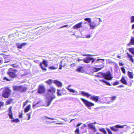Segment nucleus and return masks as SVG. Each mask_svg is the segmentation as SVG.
Instances as JSON below:
<instances>
[{
  "label": "nucleus",
  "mask_w": 134,
  "mask_h": 134,
  "mask_svg": "<svg viewBox=\"0 0 134 134\" xmlns=\"http://www.w3.org/2000/svg\"><path fill=\"white\" fill-rule=\"evenodd\" d=\"M48 93H51V94L47 95L46 97L47 99L46 102L47 103L46 106L48 107L50 104L51 103V101L54 98H55V96L54 95L53 93H55V89L53 87H51L50 89L48 90Z\"/></svg>",
  "instance_id": "f257e3e1"
},
{
  "label": "nucleus",
  "mask_w": 134,
  "mask_h": 134,
  "mask_svg": "<svg viewBox=\"0 0 134 134\" xmlns=\"http://www.w3.org/2000/svg\"><path fill=\"white\" fill-rule=\"evenodd\" d=\"M96 76L100 77H103L106 80H110L113 78L109 70L105 73L99 72L97 74Z\"/></svg>",
  "instance_id": "f03ea898"
},
{
  "label": "nucleus",
  "mask_w": 134,
  "mask_h": 134,
  "mask_svg": "<svg viewBox=\"0 0 134 134\" xmlns=\"http://www.w3.org/2000/svg\"><path fill=\"white\" fill-rule=\"evenodd\" d=\"M102 22V20L100 18H96L94 21H92L89 24V25L90 27V28L92 29H94L95 27L99 25Z\"/></svg>",
  "instance_id": "7ed1b4c3"
},
{
  "label": "nucleus",
  "mask_w": 134,
  "mask_h": 134,
  "mask_svg": "<svg viewBox=\"0 0 134 134\" xmlns=\"http://www.w3.org/2000/svg\"><path fill=\"white\" fill-rule=\"evenodd\" d=\"M81 94L83 96L86 97L88 98H89L90 97V99L95 101L96 102H97L98 100L99 97L98 96H92L89 93L83 91L81 92Z\"/></svg>",
  "instance_id": "20e7f679"
},
{
  "label": "nucleus",
  "mask_w": 134,
  "mask_h": 134,
  "mask_svg": "<svg viewBox=\"0 0 134 134\" xmlns=\"http://www.w3.org/2000/svg\"><path fill=\"white\" fill-rule=\"evenodd\" d=\"M18 71L17 70L11 68L8 70L7 73L10 77L12 78H14L16 77V73Z\"/></svg>",
  "instance_id": "39448f33"
},
{
  "label": "nucleus",
  "mask_w": 134,
  "mask_h": 134,
  "mask_svg": "<svg viewBox=\"0 0 134 134\" xmlns=\"http://www.w3.org/2000/svg\"><path fill=\"white\" fill-rule=\"evenodd\" d=\"M81 99L85 104L87 106L88 108L90 109H91V107L93 106L94 105V104L93 103L90 102L85 99L82 98H81Z\"/></svg>",
  "instance_id": "423d86ee"
},
{
  "label": "nucleus",
  "mask_w": 134,
  "mask_h": 134,
  "mask_svg": "<svg viewBox=\"0 0 134 134\" xmlns=\"http://www.w3.org/2000/svg\"><path fill=\"white\" fill-rule=\"evenodd\" d=\"M10 95V91L8 88H5L3 91L2 96L4 98H7L9 97Z\"/></svg>",
  "instance_id": "0eeeda50"
},
{
  "label": "nucleus",
  "mask_w": 134,
  "mask_h": 134,
  "mask_svg": "<svg viewBox=\"0 0 134 134\" xmlns=\"http://www.w3.org/2000/svg\"><path fill=\"white\" fill-rule=\"evenodd\" d=\"M126 126V125H116L115 126L110 127V128L112 130L115 132H117L119 130L118 128H123Z\"/></svg>",
  "instance_id": "6e6552de"
},
{
  "label": "nucleus",
  "mask_w": 134,
  "mask_h": 134,
  "mask_svg": "<svg viewBox=\"0 0 134 134\" xmlns=\"http://www.w3.org/2000/svg\"><path fill=\"white\" fill-rule=\"evenodd\" d=\"M45 91L44 86L43 85H40L39 86L37 92L39 93H43Z\"/></svg>",
  "instance_id": "1a4fd4ad"
},
{
  "label": "nucleus",
  "mask_w": 134,
  "mask_h": 134,
  "mask_svg": "<svg viewBox=\"0 0 134 134\" xmlns=\"http://www.w3.org/2000/svg\"><path fill=\"white\" fill-rule=\"evenodd\" d=\"M93 123H90L88 124V126L89 128L92 130L93 132H96L97 130L95 128L94 125H93Z\"/></svg>",
  "instance_id": "9d476101"
},
{
  "label": "nucleus",
  "mask_w": 134,
  "mask_h": 134,
  "mask_svg": "<svg viewBox=\"0 0 134 134\" xmlns=\"http://www.w3.org/2000/svg\"><path fill=\"white\" fill-rule=\"evenodd\" d=\"M82 22H81L80 23H78L73 27V28L74 29H75L77 30L78 29L82 27Z\"/></svg>",
  "instance_id": "9b49d317"
},
{
  "label": "nucleus",
  "mask_w": 134,
  "mask_h": 134,
  "mask_svg": "<svg viewBox=\"0 0 134 134\" xmlns=\"http://www.w3.org/2000/svg\"><path fill=\"white\" fill-rule=\"evenodd\" d=\"M12 107H9L8 110V115L9 116V118L10 119H13L14 118L13 117V113L12 111Z\"/></svg>",
  "instance_id": "f8f14e48"
},
{
  "label": "nucleus",
  "mask_w": 134,
  "mask_h": 134,
  "mask_svg": "<svg viewBox=\"0 0 134 134\" xmlns=\"http://www.w3.org/2000/svg\"><path fill=\"white\" fill-rule=\"evenodd\" d=\"M71 86V85H69L68 87L67 88H66V89L68 90L70 92L75 93V95H77L78 94V92L77 91L70 88V87Z\"/></svg>",
  "instance_id": "ddd939ff"
},
{
  "label": "nucleus",
  "mask_w": 134,
  "mask_h": 134,
  "mask_svg": "<svg viewBox=\"0 0 134 134\" xmlns=\"http://www.w3.org/2000/svg\"><path fill=\"white\" fill-rule=\"evenodd\" d=\"M131 45H134V37L132 36L131 37L130 42L127 44L128 46H129Z\"/></svg>",
  "instance_id": "4468645a"
},
{
  "label": "nucleus",
  "mask_w": 134,
  "mask_h": 134,
  "mask_svg": "<svg viewBox=\"0 0 134 134\" xmlns=\"http://www.w3.org/2000/svg\"><path fill=\"white\" fill-rule=\"evenodd\" d=\"M93 59V58L87 57L83 59V61L86 63H88L90 62V61L92 60Z\"/></svg>",
  "instance_id": "2eb2a0df"
},
{
  "label": "nucleus",
  "mask_w": 134,
  "mask_h": 134,
  "mask_svg": "<svg viewBox=\"0 0 134 134\" xmlns=\"http://www.w3.org/2000/svg\"><path fill=\"white\" fill-rule=\"evenodd\" d=\"M53 82L56 84L57 86L59 87H61L62 86V83L57 80H54Z\"/></svg>",
  "instance_id": "dca6fc26"
},
{
  "label": "nucleus",
  "mask_w": 134,
  "mask_h": 134,
  "mask_svg": "<svg viewBox=\"0 0 134 134\" xmlns=\"http://www.w3.org/2000/svg\"><path fill=\"white\" fill-rule=\"evenodd\" d=\"M26 44V43H23L21 44L17 43L16 46L18 48H21L23 46H25Z\"/></svg>",
  "instance_id": "f3484780"
},
{
  "label": "nucleus",
  "mask_w": 134,
  "mask_h": 134,
  "mask_svg": "<svg viewBox=\"0 0 134 134\" xmlns=\"http://www.w3.org/2000/svg\"><path fill=\"white\" fill-rule=\"evenodd\" d=\"M20 92H24L26 91V87L23 86H20Z\"/></svg>",
  "instance_id": "a211bd4d"
},
{
  "label": "nucleus",
  "mask_w": 134,
  "mask_h": 134,
  "mask_svg": "<svg viewBox=\"0 0 134 134\" xmlns=\"http://www.w3.org/2000/svg\"><path fill=\"white\" fill-rule=\"evenodd\" d=\"M120 81L121 83L124 85H127V84L126 81L125 79V78L124 77H122L121 79L120 80Z\"/></svg>",
  "instance_id": "6ab92c4d"
},
{
  "label": "nucleus",
  "mask_w": 134,
  "mask_h": 134,
  "mask_svg": "<svg viewBox=\"0 0 134 134\" xmlns=\"http://www.w3.org/2000/svg\"><path fill=\"white\" fill-rule=\"evenodd\" d=\"M127 56L128 58L130 59V60L132 63L134 62V60L132 58V56L130 54L128 53H127Z\"/></svg>",
  "instance_id": "aec40b11"
},
{
  "label": "nucleus",
  "mask_w": 134,
  "mask_h": 134,
  "mask_svg": "<svg viewBox=\"0 0 134 134\" xmlns=\"http://www.w3.org/2000/svg\"><path fill=\"white\" fill-rule=\"evenodd\" d=\"M116 98V97L115 96H114L111 97H109L107 98V100H111V102H112L113 101L115 100Z\"/></svg>",
  "instance_id": "412c9836"
},
{
  "label": "nucleus",
  "mask_w": 134,
  "mask_h": 134,
  "mask_svg": "<svg viewBox=\"0 0 134 134\" xmlns=\"http://www.w3.org/2000/svg\"><path fill=\"white\" fill-rule=\"evenodd\" d=\"M47 118H48L49 119H50L52 120H56L54 118H49L48 117L46 116H43L41 118V119L42 120H46V119Z\"/></svg>",
  "instance_id": "4be33fe9"
},
{
  "label": "nucleus",
  "mask_w": 134,
  "mask_h": 134,
  "mask_svg": "<svg viewBox=\"0 0 134 134\" xmlns=\"http://www.w3.org/2000/svg\"><path fill=\"white\" fill-rule=\"evenodd\" d=\"M31 105H28L24 109V112L25 113H26L28 112L30 109Z\"/></svg>",
  "instance_id": "5701e85b"
},
{
  "label": "nucleus",
  "mask_w": 134,
  "mask_h": 134,
  "mask_svg": "<svg viewBox=\"0 0 134 134\" xmlns=\"http://www.w3.org/2000/svg\"><path fill=\"white\" fill-rule=\"evenodd\" d=\"M128 75L130 79H132L133 77V73L132 72L128 71Z\"/></svg>",
  "instance_id": "b1692460"
},
{
  "label": "nucleus",
  "mask_w": 134,
  "mask_h": 134,
  "mask_svg": "<svg viewBox=\"0 0 134 134\" xmlns=\"http://www.w3.org/2000/svg\"><path fill=\"white\" fill-rule=\"evenodd\" d=\"M76 71L79 72H82L83 71L82 67L80 66L76 70Z\"/></svg>",
  "instance_id": "393cba45"
},
{
  "label": "nucleus",
  "mask_w": 134,
  "mask_h": 134,
  "mask_svg": "<svg viewBox=\"0 0 134 134\" xmlns=\"http://www.w3.org/2000/svg\"><path fill=\"white\" fill-rule=\"evenodd\" d=\"M100 81H102L104 83H105L107 85L111 86V85L110 84V83H109V82L107 81L104 80H100Z\"/></svg>",
  "instance_id": "a878e982"
},
{
  "label": "nucleus",
  "mask_w": 134,
  "mask_h": 134,
  "mask_svg": "<svg viewBox=\"0 0 134 134\" xmlns=\"http://www.w3.org/2000/svg\"><path fill=\"white\" fill-rule=\"evenodd\" d=\"M20 86H15L14 87L13 89L14 91H20Z\"/></svg>",
  "instance_id": "bb28decb"
},
{
  "label": "nucleus",
  "mask_w": 134,
  "mask_h": 134,
  "mask_svg": "<svg viewBox=\"0 0 134 134\" xmlns=\"http://www.w3.org/2000/svg\"><path fill=\"white\" fill-rule=\"evenodd\" d=\"M102 68V67L100 68H96L94 67L93 68V70L94 72H97L101 70Z\"/></svg>",
  "instance_id": "cd10ccee"
},
{
  "label": "nucleus",
  "mask_w": 134,
  "mask_h": 134,
  "mask_svg": "<svg viewBox=\"0 0 134 134\" xmlns=\"http://www.w3.org/2000/svg\"><path fill=\"white\" fill-rule=\"evenodd\" d=\"M105 60L103 59H97V61H98V62H100L102 63L103 64H104V63L103 62H104Z\"/></svg>",
  "instance_id": "c85d7f7f"
},
{
  "label": "nucleus",
  "mask_w": 134,
  "mask_h": 134,
  "mask_svg": "<svg viewBox=\"0 0 134 134\" xmlns=\"http://www.w3.org/2000/svg\"><path fill=\"white\" fill-rule=\"evenodd\" d=\"M84 20L85 21H87L89 24L92 21H91V18H86L84 19Z\"/></svg>",
  "instance_id": "c756f323"
},
{
  "label": "nucleus",
  "mask_w": 134,
  "mask_h": 134,
  "mask_svg": "<svg viewBox=\"0 0 134 134\" xmlns=\"http://www.w3.org/2000/svg\"><path fill=\"white\" fill-rule=\"evenodd\" d=\"M42 64H43L46 67H47L48 66L47 62L45 60H44L42 61Z\"/></svg>",
  "instance_id": "7c9ffc66"
},
{
  "label": "nucleus",
  "mask_w": 134,
  "mask_h": 134,
  "mask_svg": "<svg viewBox=\"0 0 134 134\" xmlns=\"http://www.w3.org/2000/svg\"><path fill=\"white\" fill-rule=\"evenodd\" d=\"M12 101V100L11 99H10L9 100H7L6 102V105H8L10 104Z\"/></svg>",
  "instance_id": "2f4dec72"
},
{
  "label": "nucleus",
  "mask_w": 134,
  "mask_h": 134,
  "mask_svg": "<svg viewBox=\"0 0 134 134\" xmlns=\"http://www.w3.org/2000/svg\"><path fill=\"white\" fill-rule=\"evenodd\" d=\"M53 80L51 79H49V80L47 81H46V83L50 85L52 82H53Z\"/></svg>",
  "instance_id": "473e14b6"
},
{
  "label": "nucleus",
  "mask_w": 134,
  "mask_h": 134,
  "mask_svg": "<svg viewBox=\"0 0 134 134\" xmlns=\"http://www.w3.org/2000/svg\"><path fill=\"white\" fill-rule=\"evenodd\" d=\"M40 65L42 70H46V69L45 68H44L43 66L42 65V64L41 63L40 64Z\"/></svg>",
  "instance_id": "72a5a7b5"
},
{
  "label": "nucleus",
  "mask_w": 134,
  "mask_h": 134,
  "mask_svg": "<svg viewBox=\"0 0 134 134\" xmlns=\"http://www.w3.org/2000/svg\"><path fill=\"white\" fill-rule=\"evenodd\" d=\"M100 131L103 132L104 134L107 133L106 131L104 128H102L99 129Z\"/></svg>",
  "instance_id": "f704fd0d"
},
{
  "label": "nucleus",
  "mask_w": 134,
  "mask_h": 134,
  "mask_svg": "<svg viewBox=\"0 0 134 134\" xmlns=\"http://www.w3.org/2000/svg\"><path fill=\"white\" fill-rule=\"evenodd\" d=\"M20 121L18 119H13V120L11 121L12 122H19Z\"/></svg>",
  "instance_id": "c9c22d12"
},
{
  "label": "nucleus",
  "mask_w": 134,
  "mask_h": 134,
  "mask_svg": "<svg viewBox=\"0 0 134 134\" xmlns=\"http://www.w3.org/2000/svg\"><path fill=\"white\" fill-rule=\"evenodd\" d=\"M131 23H134V16H132L130 18Z\"/></svg>",
  "instance_id": "e433bc0d"
},
{
  "label": "nucleus",
  "mask_w": 134,
  "mask_h": 134,
  "mask_svg": "<svg viewBox=\"0 0 134 134\" xmlns=\"http://www.w3.org/2000/svg\"><path fill=\"white\" fill-rule=\"evenodd\" d=\"M92 60V63H96L98 62V61H97V59H96V58H93V59Z\"/></svg>",
  "instance_id": "4c0bfd02"
},
{
  "label": "nucleus",
  "mask_w": 134,
  "mask_h": 134,
  "mask_svg": "<svg viewBox=\"0 0 134 134\" xmlns=\"http://www.w3.org/2000/svg\"><path fill=\"white\" fill-rule=\"evenodd\" d=\"M31 114V112H30L29 113H28L26 114V115L28 116V119H27V120H29L30 119Z\"/></svg>",
  "instance_id": "58836bf2"
},
{
  "label": "nucleus",
  "mask_w": 134,
  "mask_h": 134,
  "mask_svg": "<svg viewBox=\"0 0 134 134\" xmlns=\"http://www.w3.org/2000/svg\"><path fill=\"white\" fill-rule=\"evenodd\" d=\"M60 90H59L58 89L57 90V94L58 96H61L62 95V94L60 93L59 92L60 91Z\"/></svg>",
  "instance_id": "ea45409f"
},
{
  "label": "nucleus",
  "mask_w": 134,
  "mask_h": 134,
  "mask_svg": "<svg viewBox=\"0 0 134 134\" xmlns=\"http://www.w3.org/2000/svg\"><path fill=\"white\" fill-rule=\"evenodd\" d=\"M121 69L123 73H125V69L124 67H122L121 68Z\"/></svg>",
  "instance_id": "a19ab883"
},
{
  "label": "nucleus",
  "mask_w": 134,
  "mask_h": 134,
  "mask_svg": "<svg viewBox=\"0 0 134 134\" xmlns=\"http://www.w3.org/2000/svg\"><path fill=\"white\" fill-rule=\"evenodd\" d=\"M119 83V82L118 81L114 82L113 84H112L113 86L116 85H118Z\"/></svg>",
  "instance_id": "79ce46f5"
},
{
  "label": "nucleus",
  "mask_w": 134,
  "mask_h": 134,
  "mask_svg": "<svg viewBox=\"0 0 134 134\" xmlns=\"http://www.w3.org/2000/svg\"><path fill=\"white\" fill-rule=\"evenodd\" d=\"M75 133L76 134H79V128H77L76 130L75 131Z\"/></svg>",
  "instance_id": "37998d69"
},
{
  "label": "nucleus",
  "mask_w": 134,
  "mask_h": 134,
  "mask_svg": "<svg viewBox=\"0 0 134 134\" xmlns=\"http://www.w3.org/2000/svg\"><path fill=\"white\" fill-rule=\"evenodd\" d=\"M113 64H114V67L115 68H118V65L116 63L114 62V63H113Z\"/></svg>",
  "instance_id": "c03bdc74"
},
{
  "label": "nucleus",
  "mask_w": 134,
  "mask_h": 134,
  "mask_svg": "<svg viewBox=\"0 0 134 134\" xmlns=\"http://www.w3.org/2000/svg\"><path fill=\"white\" fill-rule=\"evenodd\" d=\"M108 134H113L111 131L109 130V129H107Z\"/></svg>",
  "instance_id": "a18cd8bd"
},
{
  "label": "nucleus",
  "mask_w": 134,
  "mask_h": 134,
  "mask_svg": "<svg viewBox=\"0 0 134 134\" xmlns=\"http://www.w3.org/2000/svg\"><path fill=\"white\" fill-rule=\"evenodd\" d=\"M9 62V60L8 59H6L4 60V63H7Z\"/></svg>",
  "instance_id": "49530a36"
},
{
  "label": "nucleus",
  "mask_w": 134,
  "mask_h": 134,
  "mask_svg": "<svg viewBox=\"0 0 134 134\" xmlns=\"http://www.w3.org/2000/svg\"><path fill=\"white\" fill-rule=\"evenodd\" d=\"M57 69V68H55L53 66L50 67H49V69Z\"/></svg>",
  "instance_id": "de8ad7c7"
},
{
  "label": "nucleus",
  "mask_w": 134,
  "mask_h": 134,
  "mask_svg": "<svg viewBox=\"0 0 134 134\" xmlns=\"http://www.w3.org/2000/svg\"><path fill=\"white\" fill-rule=\"evenodd\" d=\"M68 26V25H64V26H61V27H60L59 28V29L62 28H63V27H67Z\"/></svg>",
  "instance_id": "09e8293b"
},
{
  "label": "nucleus",
  "mask_w": 134,
  "mask_h": 134,
  "mask_svg": "<svg viewBox=\"0 0 134 134\" xmlns=\"http://www.w3.org/2000/svg\"><path fill=\"white\" fill-rule=\"evenodd\" d=\"M114 62H112L111 61V60H110L109 64L110 65L113 64V63H114Z\"/></svg>",
  "instance_id": "8fccbe9b"
},
{
  "label": "nucleus",
  "mask_w": 134,
  "mask_h": 134,
  "mask_svg": "<svg viewBox=\"0 0 134 134\" xmlns=\"http://www.w3.org/2000/svg\"><path fill=\"white\" fill-rule=\"evenodd\" d=\"M3 105L4 103L3 102H0V109H1V107L3 106Z\"/></svg>",
  "instance_id": "3c124183"
},
{
  "label": "nucleus",
  "mask_w": 134,
  "mask_h": 134,
  "mask_svg": "<svg viewBox=\"0 0 134 134\" xmlns=\"http://www.w3.org/2000/svg\"><path fill=\"white\" fill-rule=\"evenodd\" d=\"M28 102V100H27L23 104V106L24 107L27 104V103Z\"/></svg>",
  "instance_id": "603ef678"
},
{
  "label": "nucleus",
  "mask_w": 134,
  "mask_h": 134,
  "mask_svg": "<svg viewBox=\"0 0 134 134\" xmlns=\"http://www.w3.org/2000/svg\"><path fill=\"white\" fill-rule=\"evenodd\" d=\"M76 65V64L75 63H73L72 64H71L70 66L71 67H74Z\"/></svg>",
  "instance_id": "864d4df0"
},
{
  "label": "nucleus",
  "mask_w": 134,
  "mask_h": 134,
  "mask_svg": "<svg viewBox=\"0 0 134 134\" xmlns=\"http://www.w3.org/2000/svg\"><path fill=\"white\" fill-rule=\"evenodd\" d=\"M86 127V125L84 124L83 125V126H82L81 127V128L82 129H83L85 127Z\"/></svg>",
  "instance_id": "5fc2aeb1"
},
{
  "label": "nucleus",
  "mask_w": 134,
  "mask_h": 134,
  "mask_svg": "<svg viewBox=\"0 0 134 134\" xmlns=\"http://www.w3.org/2000/svg\"><path fill=\"white\" fill-rule=\"evenodd\" d=\"M119 64L120 66H122L124 65V64H123L122 63L120 62H119Z\"/></svg>",
  "instance_id": "6e6d98bb"
},
{
  "label": "nucleus",
  "mask_w": 134,
  "mask_h": 134,
  "mask_svg": "<svg viewBox=\"0 0 134 134\" xmlns=\"http://www.w3.org/2000/svg\"><path fill=\"white\" fill-rule=\"evenodd\" d=\"M86 38H89L90 37V35H87L86 36Z\"/></svg>",
  "instance_id": "4d7b16f0"
},
{
  "label": "nucleus",
  "mask_w": 134,
  "mask_h": 134,
  "mask_svg": "<svg viewBox=\"0 0 134 134\" xmlns=\"http://www.w3.org/2000/svg\"><path fill=\"white\" fill-rule=\"evenodd\" d=\"M83 59H79L77 60V61L80 62L81 61H83Z\"/></svg>",
  "instance_id": "13d9d810"
},
{
  "label": "nucleus",
  "mask_w": 134,
  "mask_h": 134,
  "mask_svg": "<svg viewBox=\"0 0 134 134\" xmlns=\"http://www.w3.org/2000/svg\"><path fill=\"white\" fill-rule=\"evenodd\" d=\"M110 59H107L106 60L107 64L109 63Z\"/></svg>",
  "instance_id": "bf43d9fd"
},
{
  "label": "nucleus",
  "mask_w": 134,
  "mask_h": 134,
  "mask_svg": "<svg viewBox=\"0 0 134 134\" xmlns=\"http://www.w3.org/2000/svg\"><path fill=\"white\" fill-rule=\"evenodd\" d=\"M4 80H6L7 81H9V80L6 77H5L4 78Z\"/></svg>",
  "instance_id": "052dcab7"
},
{
  "label": "nucleus",
  "mask_w": 134,
  "mask_h": 134,
  "mask_svg": "<svg viewBox=\"0 0 134 134\" xmlns=\"http://www.w3.org/2000/svg\"><path fill=\"white\" fill-rule=\"evenodd\" d=\"M132 29H134V24L132 25Z\"/></svg>",
  "instance_id": "680f3d73"
},
{
  "label": "nucleus",
  "mask_w": 134,
  "mask_h": 134,
  "mask_svg": "<svg viewBox=\"0 0 134 134\" xmlns=\"http://www.w3.org/2000/svg\"><path fill=\"white\" fill-rule=\"evenodd\" d=\"M81 124H82V123H78L77 124V126H80Z\"/></svg>",
  "instance_id": "e2e57ef3"
},
{
  "label": "nucleus",
  "mask_w": 134,
  "mask_h": 134,
  "mask_svg": "<svg viewBox=\"0 0 134 134\" xmlns=\"http://www.w3.org/2000/svg\"><path fill=\"white\" fill-rule=\"evenodd\" d=\"M124 87V86L123 85H121L120 86H118V87Z\"/></svg>",
  "instance_id": "0e129e2a"
},
{
  "label": "nucleus",
  "mask_w": 134,
  "mask_h": 134,
  "mask_svg": "<svg viewBox=\"0 0 134 134\" xmlns=\"http://www.w3.org/2000/svg\"><path fill=\"white\" fill-rule=\"evenodd\" d=\"M22 114H20L19 115V117L20 118H22Z\"/></svg>",
  "instance_id": "69168bd1"
},
{
  "label": "nucleus",
  "mask_w": 134,
  "mask_h": 134,
  "mask_svg": "<svg viewBox=\"0 0 134 134\" xmlns=\"http://www.w3.org/2000/svg\"><path fill=\"white\" fill-rule=\"evenodd\" d=\"M37 104V103H36V104H33V107H36V106Z\"/></svg>",
  "instance_id": "338daca9"
},
{
  "label": "nucleus",
  "mask_w": 134,
  "mask_h": 134,
  "mask_svg": "<svg viewBox=\"0 0 134 134\" xmlns=\"http://www.w3.org/2000/svg\"><path fill=\"white\" fill-rule=\"evenodd\" d=\"M100 6H100H100H97V7H96L94 8H93V9H96V8H99V7H100Z\"/></svg>",
  "instance_id": "774afa93"
}]
</instances>
